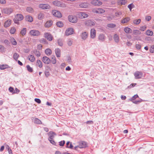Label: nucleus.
<instances>
[{"mask_svg": "<svg viewBox=\"0 0 154 154\" xmlns=\"http://www.w3.org/2000/svg\"><path fill=\"white\" fill-rule=\"evenodd\" d=\"M24 18L23 15L21 14H17L15 16V17L13 20L14 23L18 25L19 24V21L22 20Z\"/></svg>", "mask_w": 154, "mask_h": 154, "instance_id": "obj_1", "label": "nucleus"}, {"mask_svg": "<svg viewBox=\"0 0 154 154\" xmlns=\"http://www.w3.org/2000/svg\"><path fill=\"white\" fill-rule=\"evenodd\" d=\"M52 14L54 16L57 17L61 18L62 17V14L61 13L56 10H52Z\"/></svg>", "mask_w": 154, "mask_h": 154, "instance_id": "obj_2", "label": "nucleus"}, {"mask_svg": "<svg viewBox=\"0 0 154 154\" xmlns=\"http://www.w3.org/2000/svg\"><path fill=\"white\" fill-rule=\"evenodd\" d=\"M29 34L33 36H38L40 35V32L37 30L33 29L29 31Z\"/></svg>", "mask_w": 154, "mask_h": 154, "instance_id": "obj_3", "label": "nucleus"}, {"mask_svg": "<svg viewBox=\"0 0 154 154\" xmlns=\"http://www.w3.org/2000/svg\"><path fill=\"white\" fill-rule=\"evenodd\" d=\"M68 19L70 22L75 23L77 22L78 19L77 17L73 15H69L68 17Z\"/></svg>", "mask_w": 154, "mask_h": 154, "instance_id": "obj_4", "label": "nucleus"}, {"mask_svg": "<svg viewBox=\"0 0 154 154\" xmlns=\"http://www.w3.org/2000/svg\"><path fill=\"white\" fill-rule=\"evenodd\" d=\"M134 75L135 79H140L143 77V73L141 72L136 71L134 73Z\"/></svg>", "mask_w": 154, "mask_h": 154, "instance_id": "obj_5", "label": "nucleus"}, {"mask_svg": "<svg viewBox=\"0 0 154 154\" xmlns=\"http://www.w3.org/2000/svg\"><path fill=\"white\" fill-rule=\"evenodd\" d=\"M79 17L81 19L85 18L88 17V15L85 12H79L77 14Z\"/></svg>", "mask_w": 154, "mask_h": 154, "instance_id": "obj_6", "label": "nucleus"}, {"mask_svg": "<svg viewBox=\"0 0 154 154\" xmlns=\"http://www.w3.org/2000/svg\"><path fill=\"white\" fill-rule=\"evenodd\" d=\"M93 12L97 14H103L105 12L104 9L101 8H96L93 10Z\"/></svg>", "mask_w": 154, "mask_h": 154, "instance_id": "obj_7", "label": "nucleus"}, {"mask_svg": "<svg viewBox=\"0 0 154 154\" xmlns=\"http://www.w3.org/2000/svg\"><path fill=\"white\" fill-rule=\"evenodd\" d=\"M39 8L43 10H45L50 9L51 7L48 4H41L39 5Z\"/></svg>", "mask_w": 154, "mask_h": 154, "instance_id": "obj_8", "label": "nucleus"}, {"mask_svg": "<svg viewBox=\"0 0 154 154\" xmlns=\"http://www.w3.org/2000/svg\"><path fill=\"white\" fill-rule=\"evenodd\" d=\"M91 3L94 6H100L102 4V2L100 0H92Z\"/></svg>", "mask_w": 154, "mask_h": 154, "instance_id": "obj_9", "label": "nucleus"}, {"mask_svg": "<svg viewBox=\"0 0 154 154\" xmlns=\"http://www.w3.org/2000/svg\"><path fill=\"white\" fill-rule=\"evenodd\" d=\"M74 30L73 28L70 27L68 28L66 31L65 35H66L68 36L73 34Z\"/></svg>", "mask_w": 154, "mask_h": 154, "instance_id": "obj_10", "label": "nucleus"}, {"mask_svg": "<svg viewBox=\"0 0 154 154\" xmlns=\"http://www.w3.org/2000/svg\"><path fill=\"white\" fill-rule=\"evenodd\" d=\"M44 37L50 41H51L53 38V37L48 32H46L44 33Z\"/></svg>", "mask_w": 154, "mask_h": 154, "instance_id": "obj_11", "label": "nucleus"}, {"mask_svg": "<svg viewBox=\"0 0 154 154\" xmlns=\"http://www.w3.org/2000/svg\"><path fill=\"white\" fill-rule=\"evenodd\" d=\"M13 11V10L12 8H7L4 9L2 10V12L3 13L7 14H10L12 13Z\"/></svg>", "mask_w": 154, "mask_h": 154, "instance_id": "obj_12", "label": "nucleus"}, {"mask_svg": "<svg viewBox=\"0 0 154 154\" xmlns=\"http://www.w3.org/2000/svg\"><path fill=\"white\" fill-rule=\"evenodd\" d=\"M53 4L57 6L58 7H63V3L61 2L58 1H55L53 2H52Z\"/></svg>", "mask_w": 154, "mask_h": 154, "instance_id": "obj_13", "label": "nucleus"}, {"mask_svg": "<svg viewBox=\"0 0 154 154\" xmlns=\"http://www.w3.org/2000/svg\"><path fill=\"white\" fill-rule=\"evenodd\" d=\"M42 61L45 64H48L51 63L50 59L47 57L44 56L42 58Z\"/></svg>", "mask_w": 154, "mask_h": 154, "instance_id": "obj_14", "label": "nucleus"}, {"mask_svg": "<svg viewBox=\"0 0 154 154\" xmlns=\"http://www.w3.org/2000/svg\"><path fill=\"white\" fill-rule=\"evenodd\" d=\"M85 24L88 26H92L95 25L94 21L91 20H88L85 22Z\"/></svg>", "mask_w": 154, "mask_h": 154, "instance_id": "obj_15", "label": "nucleus"}, {"mask_svg": "<svg viewBox=\"0 0 154 154\" xmlns=\"http://www.w3.org/2000/svg\"><path fill=\"white\" fill-rule=\"evenodd\" d=\"M81 36L82 39L83 40H86L88 38V34L87 32H83L81 33Z\"/></svg>", "mask_w": 154, "mask_h": 154, "instance_id": "obj_16", "label": "nucleus"}, {"mask_svg": "<svg viewBox=\"0 0 154 154\" xmlns=\"http://www.w3.org/2000/svg\"><path fill=\"white\" fill-rule=\"evenodd\" d=\"M106 38V37L103 34H100L98 37V39L100 42H103L104 41Z\"/></svg>", "mask_w": 154, "mask_h": 154, "instance_id": "obj_17", "label": "nucleus"}, {"mask_svg": "<svg viewBox=\"0 0 154 154\" xmlns=\"http://www.w3.org/2000/svg\"><path fill=\"white\" fill-rule=\"evenodd\" d=\"M48 135L49 137L48 139H53L56 134L53 131H50L48 133Z\"/></svg>", "mask_w": 154, "mask_h": 154, "instance_id": "obj_18", "label": "nucleus"}, {"mask_svg": "<svg viewBox=\"0 0 154 154\" xmlns=\"http://www.w3.org/2000/svg\"><path fill=\"white\" fill-rule=\"evenodd\" d=\"M55 52L57 57H60L61 56V51L60 49L57 48L55 49Z\"/></svg>", "mask_w": 154, "mask_h": 154, "instance_id": "obj_19", "label": "nucleus"}, {"mask_svg": "<svg viewBox=\"0 0 154 154\" xmlns=\"http://www.w3.org/2000/svg\"><path fill=\"white\" fill-rule=\"evenodd\" d=\"M89 5V4L87 2H83L80 3L79 5V7L81 8H87Z\"/></svg>", "mask_w": 154, "mask_h": 154, "instance_id": "obj_20", "label": "nucleus"}, {"mask_svg": "<svg viewBox=\"0 0 154 154\" xmlns=\"http://www.w3.org/2000/svg\"><path fill=\"white\" fill-rule=\"evenodd\" d=\"M130 20V18L128 17L124 18L121 20V23H128Z\"/></svg>", "mask_w": 154, "mask_h": 154, "instance_id": "obj_21", "label": "nucleus"}, {"mask_svg": "<svg viewBox=\"0 0 154 154\" xmlns=\"http://www.w3.org/2000/svg\"><path fill=\"white\" fill-rule=\"evenodd\" d=\"M96 36V31L94 29H92L91 31V37L92 38H95Z\"/></svg>", "mask_w": 154, "mask_h": 154, "instance_id": "obj_22", "label": "nucleus"}, {"mask_svg": "<svg viewBox=\"0 0 154 154\" xmlns=\"http://www.w3.org/2000/svg\"><path fill=\"white\" fill-rule=\"evenodd\" d=\"M52 24V21L51 20L47 21L45 23V26L46 28L50 27Z\"/></svg>", "mask_w": 154, "mask_h": 154, "instance_id": "obj_23", "label": "nucleus"}, {"mask_svg": "<svg viewBox=\"0 0 154 154\" xmlns=\"http://www.w3.org/2000/svg\"><path fill=\"white\" fill-rule=\"evenodd\" d=\"M25 20L26 21L29 22H31L33 21V18L30 16L27 15L25 17Z\"/></svg>", "mask_w": 154, "mask_h": 154, "instance_id": "obj_24", "label": "nucleus"}, {"mask_svg": "<svg viewBox=\"0 0 154 154\" xmlns=\"http://www.w3.org/2000/svg\"><path fill=\"white\" fill-rule=\"evenodd\" d=\"M11 20H8L5 22L4 24V26L5 27H9L11 24Z\"/></svg>", "mask_w": 154, "mask_h": 154, "instance_id": "obj_25", "label": "nucleus"}, {"mask_svg": "<svg viewBox=\"0 0 154 154\" xmlns=\"http://www.w3.org/2000/svg\"><path fill=\"white\" fill-rule=\"evenodd\" d=\"M29 60L31 62H33L34 61L35 58L34 56L32 55H30L28 56Z\"/></svg>", "mask_w": 154, "mask_h": 154, "instance_id": "obj_26", "label": "nucleus"}, {"mask_svg": "<svg viewBox=\"0 0 154 154\" xmlns=\"http://www.w3.org/2000/svg\"><path fill=\"white\" fill-rule=\"evenodd\" d=\"M33 121L35 123L37 124H42L41 121L38 119L36 118H33Z\"/></svg>", "mask_w": 154, "mask_h": 154, "instance_id": "obj_27", "label": "nucleus"}, {"mask_svg": "<svg viewBox=\"0 0 154 154\" xmlns=\"http://www.w3.org/2000/svg\"><path fill=\"white\" fill-rule=\"evenodd\" d=\"M128 2L126 0H119L118 1V2L119 4H121V5H125Z\"/></svg>", "mask_w": 154, "mask_h": 154, "instance_id": "obj_28", "label": "nucleus"}, {"mask_svg": "<svg viewBox=\"0 0 154 154\" xmlns=\"http://www.w3.org/2000/svg\"><path fill=\"white\" fill-rule=\"evenodd\" d=\"M124 31L127 33H131L132 29L126 27L124 29Z\"/></svg>", "mask_w": 154, "mask_h": 154, "instance_id": "obj_29", "label": "nucleus"}, {"mask_svg": "<svg viewBox=\"0 0 154 154\" xmlns=\"http://www.w3.org/2000/svg\"><path fill=\"white\" fill-rule=\"evenodd\" d=\"M45 53L48 56L50 55L52 53V51L49 48L46 49L45 51Z\"/></svg>", "mask_w": 154, "mask_h": 154, "instance_id": "obj_30", "label": "nucleus"}, {"mask_svg": "<svg viewBox=\"0 0 154 154\" xmlns=\"http://www.w3.org/2000/svg\"><path fill=\"white\" fill-rule=\"evenodd\" d=\"M44 14L43 13L41 12L38 15V19L39 20L42 19L44 17Z\"/></svg>", "mask_w": 154, "mask_h": 154, "instance_id": "obj_31", "label": "nucleus"}, {"mask_svg": "<svg viewBox=\"0 0 154 154\" xmlns=\"http://www.w3.org/2000/svg\"><path fill=\"white\" fill-rule=\"evenodd\" d=\"M36 65L40 68L42 67L43 66L42 63L40 60H37Z\"/></svg>", "mask_w": 154, "mask_h": 154, "instance_id": "obj_32", "label": "nucleus"}, {"mask_svg": "<svg viewBox=\"0 0 154 154\" xmlns=\"http://www.w3.org/2000/svg\"><path fill=\"white\" fill-rule=\"evenodd\" d=\"M146 33L147 35L151 36L153 35V32L152 31L148 29L146 31Z\"/></svg>", "mask_w": 154, "mask_h": 154, "instance_id": "obj_33", "label": "nucleus"}, {"mask_svg": "<svg viewBox=\"0 0 154 154\" xmlns=\"http://www.w3.org/2000/svg\"><path fill=\"white\" fill-rule=\"evenodd\" d=\"M51 62L52 64H55L56 63L57 61L56 57L54 55H52L51 56Z\"/></svg>", "mask_w": 154, "mask_h": 154, "instance_id": "obj_34", "label": "nucleus"}, {"mask_svg": "<svg viewBox=\"0 0 154 154\" xmlns=\"http://www.w3.org/2000/svg\"><path fill=\"white\" fill-rule=\"evenodd\" d=\"M26 32V29L25 28H23L20 32V33L22 36L25 35Z\"/></svg>", "mask_w": 154, "mask_h": 154, "instance_id": "obj_35", "label": "nucleus"}, {"mask_svg": "<svg viewBox=\"0 0 154 154\" xmlns=\"http://www.w3.org/2000/svg\"><path fill=\"white\" fill-rule=\"evenodd\" d=\"M141 21V20L140 19H135L133 20V23L135 25H138L140 23Z\"/></svg>", "mask_w": 154, "mask_h": 154, "instance_id": "obj_36", "label": "nucleus"}, {"mask_svg": "<svg viewBox=\"0 0 154 154\" xmlns=\"http://www.w3.org/2000/svg\"><path fill=\"white\" fill-rule=\"evenodd\" d=\"M67 44L69 46H71L73 42V40L72 38H69L67 41Z\"/></svg>", "mask_w": 154, "mask_h": 154, "instance_id": "obj_37", "label": "nucleus"}, {"mask_svg": "<svg viewBox=\"0 0 154 154\" xmlns=\"http://www.w3.org/2000/svg\"><path fill=\"white\" fill-rule=\"evenodd\" d=\"M133 33L136 35H140L141 34L140 32L138 30L135 29L133 31Z\"/></svg>", "mask_w": 154, "mask_h": 154, "instance_id": "obj_38", "label": "nucleus"}, {"mask_svg": "<svg viewBox=\"0 0 154 154\" xmlns=\"http://www.w3.org/2000/svg\"><path fill=\"white\" fill-rule=\"evenodd\" d=\"M19 57V55L17 53H15L14 54L13 58L15 60L17 61Z\"/></svg>", "mask_w": 154, "mask_h": 154, "instance_id": "obj_39", "label": "nucleus"}, {"mask_svg": "<svg viewBox=\"0 0 154 154\" xmlns=\"http://www.w3.org/2000/svg\"><path fill=\"white\" fill-rule=\"evenodd\" d=\"M114 39L116 43H118L119 42V37L116 34H115L114 36Z\"/></svg>", "mask_w": 154, "mask_h": 154, "instance_id": "obj_40", "label": "nucleus"}, {"mask_svg": "<svg viewBox=\"0 0 154 154\" xmlns=\"http://www.w3.org/2000/svg\"><path fill=\"white\" fill-rule=\"evenodd\" d=\"M128 7L130 11H131L132 9L135 7V5L133 4V3H132L130 4L128 6Z\"/></svg>", "mask_w": 154, "mask_h": 154, "instance_id": "obj_41", "label": "nucleus"}, {"mask_svg": "<svg viewBox=\"0 0 154 154\" xmlns=\"http://www.w3.org/2000/svg\"><path fill=\"white\" fill-rule=\"evenodd\" d=\"M107 26L109 28H113L116 26V25L113 23H109L107 24Z\"/></svg>", "mask_w": 154, "mask_h": 154, "instance_id": "obj_42", "label": "nucleus"}, {"mask_svg": "<svg viewBox=\"0 0 154 154\" xmlns=\"http://www.w3.org/2000/svg\"><path fill=\"white\" fill-rule=\"evenodd\" d=\"M57 26L59 27H61L63 26V24L61 21H58L57 23L56 24Z\"/></svg>", "mask_w": 154, "mask_h": 154, "instance_id": "obj_43", "label": "nucleus"}, {"mask_svg": "<svg viewBox=\"0 0 154 154\" xmlns=\"http://www.w3.org/2000/svg\"><path fill=\"white\" fill-rule=\"evenodd\" d=\"M27 11L29 13H32L34 12V10L31 7H28L26 8Z\"/></svg>", "mask_w": 154, "mask_h": 154, "instance_id": "obj_44", "label": "nucleus"}, {"mask_svg": "<svg viewBox=\"0 0 154 154\" xmlns=\"http://www.w3.org/2000/svg\"><path fill=\"white\" fill-rule=\"evenodd\" d=\"M57 42L58 45L60 46H62L63 45V41L62 39H59L57 40Z\"/></svg>", "mask_w": 154, "mask_h": 154, "instance_id": "obj_45", "label": "nucleus"}, {"mask_svg": "<svg viewBox=\"0 0 154 154\" xmlns=\"http://www.w3.org/2000/svg\"><path fill=\"white\" fill-rule=\"evenodd\" d=\"M26 67L27 70L30 72H32L33 71L32 68L30 67L29 65H27Z\"/></svg>", "mask_w": 154, "mask_h": 154, "instance_id": "obj_46", "label": "nucleus"}, {"mask_svg": "<svg viewBox=\"0 0 154 154\" xmlns=\"http://www.w3.org/2000/svg\"><path fill=\"white\" fill-rule=\"evenodd\" d=\"M11 42L13 45H15L17 44L16 40L14 38H12L11 39Z\"/></svg>", "mask_w": 154, "mask_h": 154, "instance_id": "obj_47", "label": "nucleus"}, {"mask_svg": "<svg viewBox=\"0 0 154 154\" xmlns=\"http://www.w3.org/2000/svg\"><path fill=\"white\" fill-rule=\"evenodd\" d=\"M8 66L6 65H2L0 66V69H4L8 68Z\"/></svg>", "mask_w": 154, "mask_h": 154, "instance_id": "obj_48", "label": "nucleus"}, {"mask_svg": "<svg viewBox=\"0 0 154 154\" xmlns=\"http://www.w3.org/2000/svg\"><path fill=\"white\" fill-rule=\"evenodd\" d=\"M16 29L14 27H12L10 29V32L12 34H14L16 32Z\"/></svg>", "mask_w": 154, "mask_h": 154, "instance_id": "obj_49", "label": "nucleus"}, {"mask_svg": "<svg viewBox=\"0 0 154 154\" xmlns=\"http://www.w3.org/2000/svg\"><path fill=\"white\" fill-rule=\"evenodd\" d=\"M122 12L121 11H117L115 13V15L116 17H119L122 14Z\"/></svg>", "mask_w": 154, "mask_h": 154, "instance_id": "obj_50", "label": "nucleus"}, {"mask_svg": "<svg viewBox=\"0 0 154 154\" xmlns=\"http://www.w3.org/2000/svg\"><path fill=\"white\" fill-rule=\"evenodd\" d=\"M48 140L53 145L56 146V143L53 139H48Z\"/></svg>", "mask_w": 154, "mask_h": 154, "instance_id": "obj_51", "label": "nucleus"}, {"mask_svg": "<svg viewBox=\"0 0 154 154\" xmlns=\"http://www.w3.org/2000/svg\"><path fill=\"white\" fill-rule=\"evenodd\" d=\"M41 42L42 43L44 44H48V43L47 41L44 39V38H42L41 40Z\"/></svg>", "mask_w": 154, "mask_h": 154, "instance_id": "obj_52", "label": "nucleus"}, {"mask_svg": "<svg viewBox=\"0 0 154 154\" xmlns=\"http://www.w3.org/2000/svg\"><path fill=\"white\" fill-rule=\"evenodd\" d=\"M65 143V141L64 140L61 141L59 142V145L61 146H63Z\"/></svg>", "mask_w": 154, "mask_h": 154, "instance_id": "obj_53", "label": "nucleus"}, {"mask_svg": "<svg viewBox=\"0 0 154 154\" xmlns=\"http://www.w3.org/2000/svg\"><path fill=\"white\" fill-rule=\"evenodd\" d=\"M146 26H143L141 27L140 29L142 31H143L146 29Z\"/></svg>", "mask_w": 154, "mask_h": 154, "instance_id": "obj_54", "label": "nucleus"}, {"mask_svg": "<svg viewBox=\"0 0 154 154\" xmlns=\"http://www.w3.org/2000/svg\"><path fill=\"white\" fill-rule=\"evenodd\" d=\"M150 52L152 53L154 52V45L151 46L150 49Z\"/></svg>", "mask_w": 154, "mask_h": 154, "instance_id": "obj_55", "label": "nucleus"}, {"mask_svg": "<svg viewBox=\"0 0 154 154\" xmlns=\"http://www.w3.org/2000/svg\"><path fill=\"white\" fill-rule=\"evenodd\" d=\"M20 92V91L17 88H16L13 93V94H18Z\"/></svg>", "mask_w": 154, "mask_h": 154, "instance_id": "obj_56", "label": "nucleus"}, {"mask_svg": "<svg viewBox=\"0 0 154 154\" xmlns=\"http://www.w3.org/2000/svg\"><path fill=\"white\" fill-rule=\"evenodd\" d=\"M151 19V17L150 16H146L145 17V20L147 21H150Z\"/></svg>", "mask_w": 154, "mask_h": 154, "instance_id": "obj_57", "label": "nucleus"}, {"mask_svg": "<svg viewBox=\"0 0 154 154\" xmlns=\"http://www.w3.org/2000/svg\"><path fill=\"white\" fill-rule=\"evenodd\" d=\"M45 76L46 77H48L50 75V73L48 71H45Z\"/></svg>", "mask_w": 154, "mask_h": 154, "instance_id": "obj_58", "label": "nucleus"}, {"mask_svg": "<svg viewBox=\"0 0 154 154\" xmlns=\"http://www.w3.org/2000/svg\"><path fill=\"white\" fill-rule=\"evenodd\" d=\"M135 47L138 50H140L141 49V46L140 45L136 44Z\"/></svg>", "mask_w": 154, "mask_h": 154, "instance_id": "obj_59", "label": "nucleus"}, {"mask_svg": "<svg viewBox=\"0 0 154 154\" xmlns=\"http://www.w3.org/2000/svg\"><path fill=\"white\" fill-rule=\"evenodd\" d=\"M5 47L1 45H0V51L3 52L5 50Z\"/></svg>", "mask_w": 154, "mask_h": 154, "instance_id": "obj_60", "label": "nucleus"}, {"mask_svg": "<svg viewBox=\"0 0 154 154\" xmlns=\"http://www.w3.org/2000/svg\"><path fill=\"white\" fill-rule=\"evenodd\" d=\"M138 97V96L137 94L135 95L131 98V100H134Z\"/></svg>", "mask_w": 154, "mask_h": 154, "instance_id": "obj_61", "label": "nucleus"}, {"mask_svg": "<svg viewBox=\"0 0 154 154\" xmlns=\"http://www.w3.org/2000/svg\"><path fill=\"white\" fill-rule=\"evenodd\" d=\"M136 85V83H132L128 87V88H132L135 85Z\"/></svg>", "mask_w": 154, "mask_h": 154, "instance_id": "obj_62", "label": "nucleus"}, {"mask_svg": "<svg viewBox=\"0 0 154 154\" xmlns=\"http://www.w3.org/2000/svg\"><path fill=\"white\" fill-rule=\"evenodd\" d=\"M35 55L37 57H39L41 55V53L39 51H36L35 53Z\"/></svg>", "mask_w": 154, "mask_h": 154, "instance_id": "obj_63", "label": "nucleus"}, {"mask_svg": "<svg viewBox=\"0 0 154 154\" xmlns=\"http://www.w3.org/2000/svg\"><path fill=\"white\" fill-rule=\"evenodd\" d=\"M8 90L11 93H13L14 92V89L13 87H10L9 88Z\"/></svg>", "mask_w": 154, "mask_h": 154, "instance_id": "obj_64", "label": "nucleus"}]
</instances>
